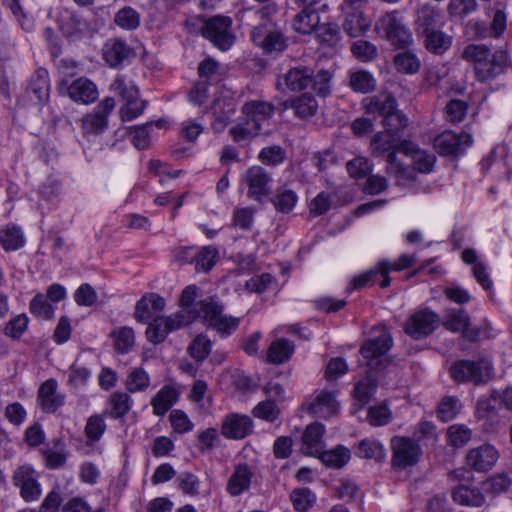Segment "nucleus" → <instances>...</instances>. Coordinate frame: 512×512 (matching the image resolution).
Returning <instances> with one entry per match:
<instances>
[{"label":"nucleus","mask_w":512,"mask_h":512,"mask_svg":"<svg viewBox=\"0 0 512 512\" xmlns=\"http://www.w3.org/2000/svg\"><path fill=\"white\" fill-rule=\"evenodd\" d=\"M320 23L319 14L313 9H302L293 19V28L302 34L314 32Z\"/></svg>","instance_id":"obj_38"},{"label":"nucleus","mask_w":512,"mask_h":512,"mask_svg":"<svg viewBox=\"0 0 512 512\" xmlns=\"http://www.w3.org/2000/svg\"><path fill=\"white\" fill-rule=\"evenodd\" d=\"M453 500L464 506L480 507L485 502L482 492L476 487L459 485L452 491Z\"/></svg>","instance_id":"obj_33"},{"label":"nucleus","mask_w":512,"mask_h":512,"mask_svg":"<svg viewBox=\"0 0 512 512\" xmlns=\"http://www.w3.org/2000/svg\"><path fill=\"white\" fill-rule=\"evenodd\" d=\"M165 307V300L156 293H148L141 297L136 303L134 318L141 323H146L154 315L161 312Z\"/></svg>","instance_id":"obj_22"},{"label":"nucleus","mask_w":512,"mask_h":512,"mask_svg":"<svg viewBox=\"0 0 512 512\" xmlns=\"http://www.w3.org/2000/svg\"><path fill=\"white\" fill-rule=\"evenodd\" d=\"M29 87L39 101L46 100L50 91V81L47 70L43 68L38 69L31 77Z\"/></svg>","instance_id":"obj_46"},{"label":"nucleus","mask_w":512,"mask_h":512,"mask_svg":"<svg viewBox=\"0 0 512 512\" xmlns=\"http://www.w3.org/2000/svg\"><path fill=\"white\" fill-rule=\"evenodd\" d=\"M114 22L122 29L134 30L140 25V15L133 8L124 7L116 13Z\"/></svg>","instance_id":"obj_55"},{"label":"nucleus","mask_w":512,"mask_h":512,"mask_svg":"<svg viewBox=\"0 0 512 512\" xmlns=\"http://www.w3.org/2000/svg\"><path fill=\"white\" fill-rule=\"evenodd\" d=\"M187 326V318L183 314H172L170 316L155 317L146 329V336L149 342L153 344L162 343L167 335Z\"/></svg>","instance_id":"obj_12"},{"label":"nucleus","mask_w":512,"mask_h":512,"mask_svg":"<svg viewBox=\"0 0 512 512\" xmlns=\"http://www.w3.org/2000/svg\"><path fill=\"white\" fill-rule=\"evenodd\" d=\"M392 347V337L385 327H374L371 338L360 349L362 356L367 360L377 359L386 354Z\"/></svg>","instance_id":"obj_14"},{"label":"nucleus","mask_w":512,"mask_h":512,"mask_svg":"<svg viewBox=\"0 0 512 512\" xmlns=\"http://www.w3.org/2000/svg\"><path fill=\"white\" fill-rule=\"evenodd\" d=\"M492 372V365L487 359L478 361L458 360L450 367V375L456 382H471L475 385L486 383Z\"/></svg>","instance_id":"obj_5"},{"label":"nucleus","mask_w":512,"mask_h":512,"mask_svg":"<svg viewBox=\"0 0 512 512\" xmlns=\"http://www.w3.org/2000/svg\"><path fill=\"white\" fill-rule=\"evenodd\" d=\"M38 401L41 409L46 413H53L63 405L64 397L57 393L55 379H48L40 386Z\"/></svg>","instance_id":"obj_23"},{"label":"nucleus","mask_w":512,"mask_h":512,"mask_svg":"<svg viewBox=\"0 0 512 512\" xmlns=\"http://www.w3.org/2000/svg\"><path fill=\"white\" fill-rule=\"evenodd\" d=\"M461 410L460 400L456 396H445L437 408V417L442 422H449L456 418Z\"/></svg>","instance_id":"obj_47"},{"label":"nucleus","mask_w":512,"mask_h":512,"mask_svg":"<svg viewBox=\"0 0 512 512\" xmlns=\"http://www.w3.org/2000/svg\"><path fill=\"white\" fill-rule=\"evenodd\" d=\"M449 444L455 448L466 445L472 437V431L464 424H453L447 429Z\"/></svg>","instance_id":"obj_53"},{"label":"nucleus","mask_w":512,"mask_h":512,"mask_svg":"<svg viewBox=\"0 0 512 512\" xmlns=\"http://www.w3.org/2000/svg\"><path fill=\"white\" fill-rule=\"evenodd\" d=\"M133 400L125 392H115L109 398L110 416L115 419L123 418L131 409Z\"/></svg>","instance_id":"obj_43"},{"label":"nucleus","mask_w":512,"mask_h":512,"mask_svg":"<svg viewBox=\"0 0 512 512\" xmlns=\"http://www.w3.org/2000/svg\"><path fill=\"white\" fill-rule=\"evenodd\" d=\"M499 457L498 451L490 444H483L469 450L466 455V463L469 467L478 472L490 470Z\"/></svg>","instance_id":"obj_18"},{"label":"nucleus","mask_w":512,"mask_h":512,"mask_svg":"<svg viewBox=\"0 0 512 512\" xmlns=\"http://www.w3.org/2000/svg\"><path fill=\"white\" fill-rule=\"evenodd\" d=\"M355 455L362 459L381 461L385 458V450L379 441L366 438L356 446Z\"/></svg>","instance_id":"obj_41"},{"label":"nucleus","mask_w":512,"mask_h":512,"mask_svg":"<svg viewBox=\"0 0 512 512\" xmlns=\"http://www.w3.org/2000/svg\"><path fill=\"white\" fill-rule=\"evenodd\" d=\"M297 200V194L287 187H279L271 198V202L275 209L281 213L291 212L295 207Z\"/></svg>","instance_id":"obj_42"},{"label":"nucleus","mask_w":512,"mask_h":512,"mask_svg":"<svg viewBox=\"0 0 512 512\" xmlns=\"http://www.w3.org/2000/svg\"><path fill=\"white\" fill-rule=\"evenodd\" d=\"M349 175L354 179H362L372 171V164L365 157H356L346 164Z\"/></svg>","instance_id":"obj_64"},{"label":"nucleus","mask_w":512,"mask_h":512,"mask_svg":"<svg viewBox=\"0 0 512 512\" xmlns=\"http://www.w3.org/2000/svg\"><path fill=\"white\" fill-rule=\"evenodd\" d=\"M378 33L383 34L392 45L397 48H405L412 41V33L398 17L397 11L388 12L382 15L375 24Z\"/></svg>","instance_id":"obj_6"},{"label":"nucleus","mask_w":512,"mask_h":512,"mask_svg":"<svg viewBox=\"0 0 512 512\" xmlns=\"http://www.w3.org/2000/svg\"><path fill=\"white\" fill-rule=\"evenodd\" d=\"M331 78L332 75L328 70H319L317 74H314L312 70V81L309 87L319 96L325 97L330 94L331 91Z\"/></svg>","instance_id":"obj_60"},{"label":"nucleus","mask_w":512,"mask_h":512,"mask_svg":"<svg viewBox=\"0 0 512 512\" xmlns=\"http://www.w3.org/2000/svg\"><path fill=\"white\" fill-rule=\"evenodd\" d=\"M365 111L383 117L387 130L399 131L408 125L406 116L397 109V101L390 94H379L367 99Z\"/></svg>","instance_id":"obj_2"},{"label":"nucleus","mask_w":512,"mask_h":512,"mask_svg":"<svg viewBox=\"0 0 512 512\" xmlns=\"http://www.w3.org/2000/svg\"><path fill=\"white\" fill-rule=\"evenodd\" d=\"M24 235L19 227L7 226L0 231V243L6 251H15L24 245Z\"/></svg>","instance_id":"obj_45"},{"label":"nucleus","mask_w":512,"mask_h":512,"mask_svg":"<svg viewBox=\"0 0 512 512\" xmlns=\"http://www.w3.org/2000/svg\"><path fill=\"white\" fill-rule=\"evenodd\" d=\"M251 482V472L247 465H238L231 475L227 490L232 496L240 495Z\"/></svg>","instance_id":"obj_39"},{"label":"nucleus","mask_w":512,"mask_h":512,"mask_svg":"<svg viewBox=\"0 0 512 512\" xmlns=\"http://www.w3.org/2000/svg\"><path fill=\"white\" fill-rule=\"evenodd\" d=\"M307 410L316 417L327 419L339 412V403L334 392L322 390L308 404Z\"/></svg>","instance_id":"obj_20"},{"label":"nucleus","mask_w":512,"mask_h":512,"mask_svg":"<svg viewBox=\"0 0 512 512\" xmlns=\"http://www.w3.org/2000/svg\"><path fill=\"white\" fill-rule=\"evenodd\" d=\"M253 430L252 419L243 414L231 413L225 416L221 425V433L228 439H243Z\"/></svg>","instance_id":"obj_17"},{"label":"nucleus","mask_w":512,"mask_h":512,"mask_svg":"<svg viewBox=\"0 0 512 512\" xmlns=\"http://www.w3.org/2000/svg\"><path fill=\"white\" fill-rule=\"evenodd\" d=\"M317 456L326 466L339 469L349 462L351 453L348 448L338 445L335 449L329 451L322 450Z\"/></svg>","instance_id":"obj_40"},{"label":"nucleus","mask_w":512,"mask_h":512,"mask_svg":"<svg viewBox=\"0 0 512 512\" xmlns=\"http://www.w3.org/2000/svg\"><path fill=\"white\" fill-rule=\"evenodd\" d=\"M110 90L123 101L119 116L124 122L136 119L147 107V101L140 98L138 87L132 82H127L123 76L115 78L110 85Z\"/></svg>","instance_id":"obj_4"},{"label":"nucleus","mask_w":512,"mask_h":512,"mask_svg":"<svg viewBox=\"0 0 512 512\" xmlns=\"http://www.w3.org/2000/svg\"><path fill=\"white\" fill-rule=\"evenodd\" d=\"M125 385L131 393L142 392L149 387L150 377L143 368H134L127 376Z\"/></svg>","instance_id":"obj_51"},{"label":"nucleus","mask_w":512,"mask_h":512,"mask_svg":"<svg viewBox=\"0 0 512 512\" xmlns=\"http://www.w3.org/2000/svg\"><path fill=\"white\" fill-rule=\"evenodd\" d=\"M386 172L390 176L399 178V180L413 179V171L398 161L395 151L387 155Z\"/></svg>","instance_id":"obj_58"},{"label":"nucleus","mask_w":512,"mask_h":512,"mask_svg":"<svg viewBox=\"0 0 512 512\" xmlns=\"http://www.w3.org/2000/svg\"><path fill=\"white\" fill-rule=\"evenodd\" d=\"M242 182L248 188L247 196L261 202L270 192L271 175L261 166H252L242 176Z\"/></svg>","instance_id":"obj_13"},{"label":"nucleus","mask_w":512,"mask_h":512,"mask_svg":"<svg viewBox=\"0 0 512 512\" xmlns=\"http://www.w3.org/2000/svg\"><path fill=\"white\" fill-rule=\"evenodd\" d=\"M201 307L202 313L199 319L222 337H227L237 330L240 318L224 314V305L218 298L210 296L203 299Z\"/></svg>","instance_id":"obj_3"},{"label":"nucleus","mask_w":512,"mask_h":512,"mask_svg":"<svg viewBox=\"0 0 512 512\" xmlns=\"http://www.w3.org/2000/svg\"><path fill=\"white\" fill-rule=\"evenodd\" d=\"M343 22L344 31L351 37H358L365 33L371 26V21L361 10L345 11Z\"/></svg>","instance_id":"obj_30"},{"label":"nucleus","mask_w":512,"mask_h":512,"mask_svg":"<svg viewBox=\"0 0 512 512\" xmlns=\"http://www.w3.org/2000/svg\"><path fill=\"white\" fill-rule=\"evenodd\" d=\"M405 154H412L414 170L420 173H429L432 171L435 164V156L425 151H421L416 146L409 142L402 143L398 149Z\"/></svg>","instance_id":"obj_27"},{"label":"nucleus","mask_w":512,"mask_h":512,"mask_svg":"<svg viewBox=\"0 0 512 512\" xmlns=\"http://www.w3.org/2000/svg\"><path fill=\"white\" fill-rule=\"evenodd\" d=\"M68 96L75 102L89 104L98 98L96 85L87 78H78L73 81L68 89Z\"/></svg>","instance_id":"obj_25"},{"label":"nucleus","mask_w":512,"mask_h":512,"mask_svg":"<svg viewBox=\"0 0 512 512\" xmlns=\"http://www.w3.org/2000/svg\"><path fill=\"white\" fill-rule=\"evenodd\" d=\"M348 86L356 93L367 94L376 87V80L373 75L362 69L348 71Z\"/></svg>","instance_id":"obj_32"},{"label":"nucleus","mask_w":512,"mask_h":512,"mask_svg":"<svg viewBox=\"0 0 512 512\" xmlns=\"http://www.w3.org/2000/svg\"><path fill=\"white\" fill-rule=\"evenodd\" d=\"M231 26L232 20L230 17L217 15L205 20L201 30L203 36L209 39L214 46L226 51L235 41Z\"/></svg>","instance_id":"obj_7"},{"label":"nucleus","mask_w":512,"mask_h":512,"mask_svg":"<svg viewBox=\"0 0 512 512\" xmlns=\"http://www.w3.org/2000/svg\"><path fill=\"white\" fill-rule=\"evenodd\" d=\"M284 107L291 108L295 111V115L300 118H308L313 116L317 111V101L313 96L304 93L294 99L284 102Z\"/></svg>","instance_id":"obj_34"},{"label":"nucleus","mask_w":512,"mask_h":512,"mask_svg":"<svg viewBox=\"0 0 512 512\" xmlns=\"http://www.w3.org/2000/svg\"><path fill=\"white\" fill-rule=\"evenodd\" d=\"M443 24L442 11L436 6L425 4L417 9L415 14V32L418 36L441 28Z\"/></svg>","instance_id":"obj_16"},{"label":"nucleus","mask_w":512,"mask_h":512,"mask_svg":"<svg viewBox=\"0 0 512 512\" xmlns=\"http://www.w3.org/2000/svg\"><path fill=\"white\" fill-rule=\"evenodd\" d=\"M376 383L370 377L359 381L354 388V398L361 406L367 404L376 391Z\"/></svg>","instance_id":"obj_61"},{"label":"nucleus","mask_w":512,"mask_h":512,"mask_svg":"<svg viewBox=\"0 0 512 512\" xmlns=\"http://www.w3.org/2000/svg\"><path fill=\"white\" fill-rule=\"evenodd\" d=\"M367 420L372 426H384L392 421V413L386 405H375L369 408Z\"/></svg>","instance_id":"obj_63"},{"label":"nucleus","mask_w":512,"mask_h":512,"mask_svg":"<svg viewBox=\"0 0 512 512\" xmlns=\"http://www.w3.org/2000/svg\"><path fill=\"white\" fill-rule=\"evenodd\" d=\"M394 64L398 72L405 74H415L420 69V60L410 50L396 54Z\"/></svg>","instance_id":"obj_48"},{"label":"nucleus","mask_w":512,"mask_h":512,"mask_svg":"<svg viewBox=\"0 0 512 512\" xmlns=\"http://www.w3.org/2000/svg\"><path fill=\"white\" fill-rule=\"evenodd\" d=\"M392 465L402 470L418 463L422 449L414 439L405 436H395L391 439Z\"/></svg>","instance_id":"obj_8"},{"label":"nucleus","mask_w":512,"mask_h":512,"mask_svg":"<svg viewBox=\"0 0 512 512\" xmlns=\"http://www.w3.org/2000/svg\"><path fill=\"white\" fill-rule=\"evenodd\" d=\"M425 48L436 55L444 54L452 45V37L438 28L430 31L423 36Z\"/></svg>","instance_id":"obj_31"},{"label":"nucleus","mask_w":512,"mask_h":512,"mask_svg":"<svg viewBox=\"0 0 512 512\" xmlns=\"http://www.w3.org/2000/svg\"><path fill=\"white\" fill-rule=\"evenodd\" d=\"M285 156L286 153L282 147L278 145H272L264 147L260 151L258 158L265 165L277 166L284 161Z\"/></svg>","instance_id":"obj_62"},{"label":"nucleus","mask_w":512,"mask_h":512,"mask_svg":"<svg viewBox=\"0 0 512 512\" xmlns=\"http://www.w3.org/2000/svg\"><path fill=\"white\" fill-rule=\"evenodd\" d=\"M29 310L33 315L44 320H50L54 316V307L41 293L35 295L31 300Z\"/></svg>","instance_id":"obj_54"},{"label":"nucleus","mask_w":512,"mask_h":512,"mask_svg":"<svg viewBox=\"0 0 512 512\" xmlns=\"http://www.w3.org/2000/svg\"><path fill=\"white\" fill-rule=\"evenodd\" d=\"M312 81V68L297 66L289 69L277 80V89L282 92L301 91L309 87Z\"/></svg>","instance_id":"obj_15"},{"label":"nucleus","mask_w":512,"mask_h":512,"mask_svg":"<svg viewBox=\"0 0 512 512\" xmlns=\"http://www.w3.org/2000/svg\"><path fill=\"white\" fill-rule=\"evenodd\" d=\"M115 349L120 353H128L135 343L134 331L130 327H119L112 332Z\"/></svg>","instance_id":"obj_52"},{"label":"nucleus","mask_w":512,"mask_h":512,"mask_svg":"<svg viewBox=\"0 0 512 512\" xmlns=\"http://www.w3.org/2000/svg\"><path fill=\"white\" fill-rule=\"evenodd\" d=\"M113 97L104 98L91 113L82 118V131L84 135L101 134L108 126V116L115 108Z\"/></svg>","instance_id":"obj_10"},{"label":"nucleus","mask_w":512,"mask_h":512,"mask_svg":"<svg viewBox=\"0 0 512 512\" xmlns=\"http://www.w3.org/2000/svg\"><path fill=\"white\" fill-rule=\"evenodd\" d=\"M294 352V344L284 338L271 343L267 351V361L272 364H282L288 361Z\"/></svg>","instance_id":"obj_36"},{"label":"nucleus","mask_w":512,"mask_h":512,"mask_svg":"<svg viewBox=\"0 0 512 512\" xmlns=\"http://www.w3.org/2000/svg\"><path fill=\"white\" fill-rule=\"evenodd\" d=\"M260 130L258 124L252 123L243 116L236 125L230 128L229 134L234 142L243 143L251 141L259 134Z\"/></svg>","instance_id":"obj_37"},{"label":"nucleus","mask_w":512,"mask_h":512,"mask_svg":"<svg viewBox=\"0 0 512 512\" xmlns=\"http://www.w3.org/2000/svg\"><path fill=\"white\" fill-rule=\"evenodd\" d=\"M130 54V49L126 44L118 39H111L103 47V57L112 67L121 64Z\"/></svg>","instance_id":"obj_35"},{"label":"nucleus","mask_w":512,"mask_h":512,"mask_svg":"<svg viewBox=\"0 0 512 512\" xmlns=\"http://www.w3.org/2000/svg\"><path fill=\"white\" fill-rule=\"evenodd\" d=\"M462 58L472 64L475 78L481 83H490L503 74L509 66L505 51L491 50L483 44H470L462 52Z\"/></svg>","instance_id":"obj_1"},{"label":"nucleus","mask_w":512,"mask_h":512,"mask_svg":"<svg viewBox=\"0 0 512 512\" xmlns=\"http://www.w3.org/2000/svg\"><path fill=\"white\" fill-rule=\"evenodd\" d=\"M470 317L464 309L448 310L443 326L452 332H462L469 327Z\"/></svg>","instance_id":"obj_44"},{"label":"nucleus","mask_w":512,"mask_h":512,"mask_svg":"<svg viewBox=\"0 0 512 512\" xmlns=\"http://www.w3.org/2000/svg\"><path fill=\"white\" fill-rule=\"evenodd\" d=\"M211 110L214 115L211 127L216 133H221L235 114L236 105L231 97L221 96L213 101Z\"/></svg>","instance_id":"obj_19"},{"label":"nucleus","mask_w":512,"mask_h":512,"mask_svg":"<svg viewBox=\"0 0 512 512\" xmlns=\"http://www.w3.org/2000/svg\"><path fill=\"white\" fill-rule=\"evenodd\" d=\"M218 250L213 246L202 247L194 257L196 271L208 272L216 264Z\"/></svg>","instance_id":"obj_49"},{"label":"nucleus","mask_w":512,"mask_h":512,"mask_svg":"<svg viewBox=\"0 0 512 512\" xmlns=\"http://www.w3.org/2000/svg\"><path fill=\"white\" fill-rule=\"evenodd\" d=\"M179 392L171 385H164L151 399L153 414L163 416L178 401Z\"/></svg>","instance_id":"obj_28"},{"label":"nucleus","mask_w":512,"mask_h":512,"mask_svg":"<svg viewBox=\"0 0 512 512\" xmlns=\"http://www.w3.org/2000/svg\"><path fill=\"white\" fill-rule=\"evenodd\" d=\"M212 349L211 340L204 334L196 336L187 348L188 354L198 362L207 358Z\"/></svg>","instance_id":"obj_50"},{"label":"nucleus","mask_w":512,"mask_h":512,"mask_svg":"<svg viewBox=\"0 0 512 512\" xmlns=\"http://www.w3.org/2000/svg\"><path fill=\"white\" fill-rule=\"evenodd\" d=\"M252 414L254 417L268 421L274 422L280 414V409L277 404L271 399H266L264 401L259 402L252 410Z\"/></svg>","instance_id":"obj_57"},{"label":"nucleus","mask_w":512,"mask_h":512,"mask_svg":"<svg viewBox=\"0 0 512 512\" xmlns=\"http://www.w3.org/2000/svg\"><path fill=\"white\" fill-rule=\"evenodd\" d=\"M274 108L271 104L263 101L253 100L242 107V114L252 123L262 128L263 122L267 121L273 114Z\"/></svg>","instance_id":"obj_29"},{"label":"nucleus","mask_w":512,"mask_h":512,"mask_svg":"<svg viewBox=\"0 0 512 512\" xmlns=\"http://www.w3.org/2000/svg\"><path fill=\"white\" fill-rule=\"evenodd\" d=\"M324 431V426L318 422L312 423L306 427L302 436V450L305 454L317 456L322 451L324 448L322 440Z\"/></svg>","instance_id":"obj_26"},{"label":"nucleus","mask_w":512,"mask_h":512,"mask_svg":"<svg viewBox=\"0 0 512 512\" xmlns=\"http://www.w3.org/2000/svg\"><path fill=\"white\" fill-rule=\"evenodd\" d=\"M439 325V316L430 309H420L407 319L404 330L414 339L429 336Z\"/></svg>","instance_id":"obj_9"},{"label":"nucleus","mask_w":512,"mask_h":512,"mask_svg":"<svg viewBox=\"0 0 512 512\" xmlns=\"http://www.w3.org/2000/svg\"><path fill=\"white\" fill-rule=\"evenodd\" d=\"M471 144V137L468 134H456L445 131L434 140V146L441 155H456L462 151V146Z\"/></svg>","instance_id":"obj_21"},{"label":"nucleus","mask_w":512,"mask_h":512,"mask_svg":"<svg viewBox=\"0 0 512 512\" xmlns=\"http://www.w3.org/2000/svg\"><path fill=\"white\" fill-rule=\"evenodd\" d=\"M198 288L194 285L187 286L181 293L180 306L181 309L175 314H183L187 318V325L199 319L202 313L201 304L203 299L195 302L197 298Z\"/></svg>","instance_id":"obj_24"},{"label":"nucleus","mask_w":512,"mask_h":512,"mask_svg":"<svg viewBox=\"0 0 512 512\" xmlns=\"http://www.w3.org/2000/svg\"><path fill=\"white\" fill-rule=\"evenodd\" d=\"M290 499L295 510L305 512L315 503L316 496L307 488H299L292 491Z\"/></svg>","instance_id":"obj_56"},{"label":"nucleus","mask_w":512,"mask_h":512,"mask_svg":"<svg viewBox=\"0 0 512 512\" xmlns=\"http://www.w3.org/2000/svg\"><path fill=\"white\" fill-rule=\"evenodd\" d=\"M12 482L19 488L20 496L25 502L37 501L41 496L42 490L36 471L30 465L18 467L13 473Z\"/></svg>","instance_id":"obj_11"},{"label":"nucleus","mask_w":512,"mask_h":512,"mask_svg":"<svg viewBox=\"0 0 512 512\" xmlns=\"http://www.w3.org/2000/svg\"><path fill=\"white\" fill-rule=\"evenodd\" d=\"M29 319L26 314H19L10 319L5 327L4 334L11 339L18 340L27 330Z\"/></svg>","instance_id":"obj_59"}]
</instances>
